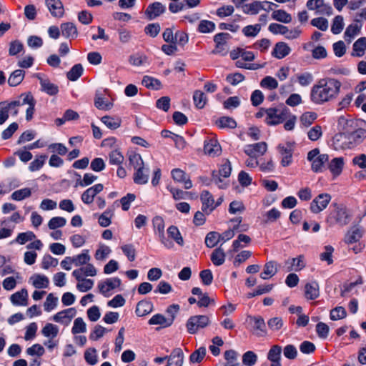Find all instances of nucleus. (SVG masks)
Masks as SVG:
<instances>
[{
	"mask_svg": "<svg viewBox=\"0 0 366 366\" xmlns=\"http://www.w3.org/2000/svg\"><path fill=\"white\" fill-rule=\"evenodd\" d=\"M90 259L91 257L88 249H84L81 254L72 257L73 264L76 267L87 264Z\"/></svg>",
	"mask_w": 366,
	"mask_h": 366,
	"instance_id": "49530a36",
	"label": "nucleus"
},
{
	"mask_svg": "<svg viewBox=\"0 0 366 366\" xmlns=\"http://www.w3.org/2000/svg\"><path fill=\"white\" fill-rule=\"evenodd\" d=\"M121 280L118 277L108 278L104 282L98 284L99 292L105 297L108 296V293L121 285Z\"/></svg>",
	"mask_w": 366,
	"mask_h": 366,
	"instance_id": "ddd939ff",
	"label": "nucleus"
},
{
	"mask_svg": "<svg viewBox=\"0 0 366 366\" xmlns=\"http://www.w3.org/2000/svg\"><path fill=\"white\" fill-rule=\"evenodd\" d=\"M31 194V189L29 188H23L14 192L11 194V199L15 201H21L27 197H29Z\"/></svg>",
	"mask_w": 366,
	"mask_h": 366,
	"instance_id": "e2e57ef3",
	"label": "nucleus"
},
{
	"mask_svg": "<svg viewBox=\"0 0 366 366\" xmlns=\"http://www.w3.org/2000/svg\"><path fill=\"white\" fill-rule=\"evenodd\" d=\"M165 10L166 7L162 3L154 2L147 6L145 14L149 20H152L160 16Z\"/></svg>",
	"mask_w": 366,
	"mask_h": 366,
	"instance_id": "5701e85b",
	"label": "nucleus"
},
{
	"mask_svg": "<svg viewBox=\"0 0 366 366\" xmlns=\"http://www.w3.org/2000/svg\"><path fill=\"white\" fill-rule=\"evenodd\" d=\"M344 19L343 17L340 15L336 16L332 21V24L331 26V31L334 34H338L342 32L344 28Z\"/></svg>",
	"mask_w": 366,
	"mask_h": 366,
	"instance_id": "4d7b16f0",
	"label": "nucleus"
},
{
	"mask_svg": "<svg viewBox=\"0 0 366 366\" xmlns=\"http://www.w3.org/2000/svg\"><path fill=\"white\" fill-rule=\"evenodd\" d=\"M35 239V234L31 231H27L26 232L19 233L17 235L15 242L20 244H24L26 242L29 241H33Z\"/></svg>",
	"mask_w": 366,
	"mask_h": 366,
	"instance_id": "680f3d73",
	"label": "nucleus"
},
{
	"mask_svg": "<svg viewBox=\"0 0 366 366\" xmlns=\"http://www.w3.org/2000/svg\"><path fill=\"white\" fill-rule=\"evenodd\" d=\"M361 27L362 24L359 22L349 25L345 32V39L350 41L352 39L360 34Z\"/></svg>",
	"mask_w": 366,
	"mask_h": 366,
	"instance_id": "79ce46f5",
	"label": "nucleus"
},
{
	"mask_svg": "<svg viewBox=\"0 0 366 366\" xmlns=\"http://www.w3.org/2000/svg\"><path fill=\"white\" fill-rule=\"evenodd\" d=\"M269 31L274 34H282L289 39H294L299 36L300 31L297 29L289 30V29L282 24L272 23L268 27Z\"/></svg>",
	"mask_w": 366,
	"mask_h": 366,
	"instance_id": "6e6552de",
	"label": "nucleus"
},
{
	"mask_svg": "<svg viewBox=\"0 0 366 366\" xmlns=\"http://www.w3.org/2000/svg\"><path fill=\"white\" fill-rule=\"evenodd\" d=\"M215 24L209 20H202L198 26V31L200 33L206 34L211 33L215 30Z\"/></svg>",
	"mask_w": 366,
	"mask_h": 366,
	"instance_id": "864d4df0",
	"label": "nucleus"
},
{
	"mask_svg": "<svg viewBox=\"0 0 366 366\" xmlns=\"http://www.w3.org/2000/svg\"><path fill=\"white\" fill-rule=\"evenodd\" d=\"M272 17L273 19L285 24L290 23L292 21L291 15L282 9L274 11L272 14Z\"/></svg>",
	"mask_w": 366,
	"mask_h": 366,
	"instance_id": "de8ad7c7",
	"label": "nucleus"
},
{
	"mask_svg": "<svg viewBox=\"0 0 366 366\" xmlns=\"http://www.w3.org/2000/svg\"><path fill=\"white\" fill-rule=\"evenodd\" d=\"M285 119V114L280 109H266L265 122L269 125H276L282 123Z\"/></svg>",
	"mask_w": 366,
	"mask_h": 366,
	"instance_id": "9d476101",
	"label": "nucleus"
},
{
	"mask_svg": "<svg viewBox=\"0 0 366 366\" xmlns=\"http://www.w3.org/2000/svg\"><path fill=\"white\" fill-rule=\"evenodd\" d=\"M295 149V142H286L280 144L277 149L280 155V164L282 167H288L292 162V154Z\"/></svg>",
	"mask_w": 366,
	"mask_h": 366,
	"instance_id": "423d86ee",
	"label": "nucleus"
},
{
	"mask_svg": "<svg viewBox=\"0 0 366 366\" xmlns=\"http://www.w3.org/2000/svg\"><path fill=\"white\" fill-rule=\"evenodd\" d=\"M340 122H344L346 124V129L352 147L361 144L366 139V129L359 127L358 121L346 120L344 118H340Z\"/></svg>",
	"mask_w": 366,
	"mask_h": 366,
	"instance_id": "f03ea898",
	"label": "nucleus"
},
{
	"mask_svg": "<svg viewBox=\"0 0 366 366\" xmlns=\"http://www.w3.org/2000/svg\"><path fill=\"white\" fill-rule=\"evenodd\" d=\"M328 169L334 177L339 176L343 169L345 164L343 157L333 158L330 162H328Z\"/></svg>",
	"mask_w": 366,
	"mask_h": 366,
	"instance_id": "c85d7f7f",
	"label": "nucleus"
},
{
	"mask_svg": "<svg viewBox=\"0 0 366 366\" xmlns=\"http://www.w3.org/2000/svg\"><path fill=\"white\" fill-rule=\"evenodd\" d=\"M305 296L307 299L315 300L319 296V285L316 282L306 284L305 287Z\"/></svg>",
	"mask_w": 366,
	"mask_h": 366,
	"instance_id": "58836bf2",
	"label": "nucleus"
},
{
	"mask_svg": "<svg viewBox=\"0 0 366 366\" xmlns=\"http://www.w3.org/2000/svg\"><path fill=\"white\" fill-rule=\"evenodd\" d=\"M101 121L110 129H117L122 124V119L117 117L104 116Z\"/></svg>",
	"mask_w": 366,
	"mask_h": 366,
	"instance_id": "a18cd8bd",
	"label": "nucleus"
},
{
	"mask_svg": "<svg viewBox=\"0 0 366 366\" xmlns=\"http://www.w3.org/2000/svg\"><path fill=\"white\" fill-rule=\"evenodd\" d=\"M150 325H160L162 327L170 326L173 323L172 319H167L162 314H156L153 315L148 322Z\"/></svg>",
	"mask_w": 366,
	"mask_h": 366,
	"instance_id": "f704fd0d",
	"label": "nucleus"
},
{
	"mask_svg": "<svg viewBox=\"0 0 366 366\" xmlns=\"http://www.w3.org/2000/svg\"><path fill=\"white\" fill-rule=\"evenodd\" d=\"M29 295L26 289L23 288L12 294L9 300L14 306L25 307L28 305Z\"/></svg>",
	"mask_w": 366,
	"mask_h": 366,
	"instance_id": "dca6fc26",
	"label": "nucleus"
},
{
	"mask_svg": "<svg viewBox=\"0 0 366 366\" xmlns=\"http://www.w3.org/2000/svg\"><path fill=\"white\" fill-rule=\"evenodd\" d=\"M232 171L231 164L229 160H226L224 163H223L218 172V174L216 172H212V181L218 185L219 188H224V187L219 183L222 182V180L219 176L223 177H229L230 176Z\"/></svg>",
	"mask_w": 366,
	"mask_h": 366,
	"instance_id": "4468645a",
	"label": "nucleus"
},
{
	"mask_svg": "<svg viewBox=\"0 0 366 366\" xmlns=\"http://www.w3.org/2000/svg\"><path fill=\"white\" fill-rule=\"evenodd\" d=\"M7 107L9 114L16 117L19 114V108L22 106V99L14 100L11 102L4 101Z\"/></svg>",
	"mask_w": 366,
	"mask_h": 366,
	"instance_id": "5fc2aeb1",
	"label": "nucleus"
},
{
	"mask_svg": "<svg viewBox=\"0 0 366 366\" xmlns=\"http://www.w3.org/2000/svg\"><path fill=\"white\" fill-rule=\"evenodd\" d=\"M142 84L152 89H159L161 87V82L159 80L149 76H144L142 79Z\"/></svg>",
	"mask_w": 366,
	"mask_h": 366,
	"instance_id": "3c124183",
	"label": "nucleus"
},
{
	"mask_svg": "<svg viewBox=\"0 0 366 366\" xmlns=\"http://www.w3.org/2000/svg\"><path fill=\"white\" fill-rule=\"evenodd\" d=\"M257 361V355L252 351H247L242 355V363L246 366H253Z\"/></svg>",
	"mask_w": 366,
	"mask_h": 366,
	"instance_id": "774afa93",
	"label": "nucleus"
},
{
	"mask_svg": "<svg viewBox=\"0 0 366 366\" xmlns=\"http://www.w3.org/2000/svg\"><path fill=\"white\" fill-rule=\"evenodd\" d=\"M226 254L224 249L219 247L211 254V261L215 266H220L224 263Z\"/></svg>",
	"mask_w": 366,
	"mask_h": 366,
	"instance_id": "e433bc0d",
	"label": "nucleus"
},
{
	"mask_svg": "<svg viewBox=\"0 0 366 366\" xmlns=\"http://www.w3.org/2000/svg\"><path fill=\"white\" fill-rule=\"evenodd\" d=\"M129 165L132 166L136 170L138 168L144 167V162L140 154L137 153H130L129 155Z\"/></svg>",
	"mask_w": 366,
	"mask_h": 366,
	"instance_id": "338daca9",
	"label": "nucleus"
},
{
	"mask_svg": "<svg viewBox=\"0 0 366 366\" xmlns=\"http://www.w3.org/2000/svg\"><path fill=\"white\" fill-rule=\"evenodd\" d=\"M220 241V234L217 232H210L205 237V244L209 248L215 247Z\"/></svg>",
	"mask_w": 366,
	"mask_h": 366,
	"instance_id": "8fccbe9b",
	"label": "nucleus"
},
{
	"mask_svg": "<svg viewBox=\"0 0 366 366\" xmlns=\"http://www.w3.org/2000/svg\"><path fill=\"white\" fill-rule=\"evenodd\" d=\"M36 77L39 80L41 91L49 95H55L58 93V86L51 83L49 79L41 76L40 74H36Z\"/></svg>",
	"mask_w": 366,
	"mask_h": 366,
	"instance_id": "393cba45",
	"label": "nucleus"
},
{
	"mask_svg": "<svg viewBox=\"0 0 366 366\" xmlns=\"http://www.w3.org/2000/svg\"><path fill=\"white\" fill-rule=\"evenodd\" d=\"M260 86L262 88L272 90L278 87V82L274 77L267 76L262 79L260 82Z\"/></svg>",
	"mask_w": 366,
	"mask_h": 366,
	"instance_id": "69168bd1",
	"label": "nucleus"
},
{
	"mask_svg": "<svg viewBox=\"0 0 366 366\" xmlns=\"http://www.w3.org/2000/svg\"><path fill=\"white\" fill-rule=\"evenodd\" d=\"M267 4L271 5H274V4L268 1H255L250 4H246L242 6V11L244 14H250V15H256L261 10H266L264 7V4Z\"/></svg>",
	"mask_w": 366,
	"mask_h": 366,
	"instance_id": "a211bd4d",
	"label": "nucleus"
},
{
	"mask_svg": "<svg viewBox=\"0 0 366 366\" xmlns=\"http://www.w3.org/2000/svg\"><path fill=\"white\" fill-rule=\"evenodd\" d=\"M60 28L62 35L67 39H75L78 36L77 29L71 22L63 23Z\"/></svg>",
	"mask_w": 366,
	"mask_h": 366,
	"instance_id": "2f4dec72",
	"label": "nucleus"
},
{
	"mask_svg": "<svg viewBox=\"0 0 366 366\" xmlns=\"http://www.w3.org/2000/svg\"><path fill=\"white\" fill-rule=\"evenodd\" d=\"M282 352V347L278 345H274L269 349L267 358L270 361V366H282L281 354Z\"/></svg>",
	"mask_w": 366,
	"mask_h": 366,
	"instance_id": "412c9836",
	"label": "nucleus"
},
{
	"mask_svg": "<svg viewBox=\"0 0 366 366\" xmlns=\"http://www.w3.org/2000/svg\"><path fill=\"white\" fill-rule=\"evenodd\" d=\"M76 315V309L71 307L57 312L53 316L52 320L58 323L68 325Z\"/></svg>",
	"mask_w": 366,
	"mask_h": 366,
	"instance_id": "f8f14e48",
	"label": "nucleus"
},
{
	"mask_svg": "<svg viewBox=\"0 0 366 366\" xmlns=\"http://www.w3.org/2000/svg\"><path fill=\"white\" fill-rule=\"evenodd\" d=\"M19 98L22 99V106L28 104L26 111V119L27 121L31 120L35 111L36 100L30 92L21 94Z\"/></svg>",
	"mask_w": 366,
	"mask_h": 366,
	"instance_id": "2eb2a0df",
	"label": "nucleus"
},
{
	"mask_svg": "<svg viewBox=\"0 0 366 366\" xmlns=\"http://www.w3.org/2000/svg\"><path fill=\"white\" fill-rule=\"evenodd\" d=\"M83 66L81 64H75L67 72L66 77L70 81H76L83 74Z\"/></svg>",
	"mask_w": 366,
	"mask_h": 366,
	"instance_id": "09e8293b",
	"label": "nucleus"
},
{
	"mask_svg": "<svg viewBox=\"0 0 366 366\" xmlns=\"http://www.w3.org/2000/svg\"><path fill=\"white\" fill-rule=\"evenodd\" d=\"M114 216V209L109 207L102 214L98 215V223L102 227H107L112 223V218Z\"/></svg>",
	"mask_w": 366,
	"mask_h": 366,
	"instance_id": "c9c22d12",
	"label": "nucleus"
},
{
	"mask_svg": "<svg viewBox=\"0 0 366 366\" xmlns=\"http://www.w3.org/2000/svg\"><path fill=\"white\" fill-rule=\"evenodd\" d=\"M169 237L172 238L179 245H184V239L178 229L175 226H170L167 229Z\"/></svg>",
	"mask_w": 366,
	"mask_h": 366,
	"instance_id": "6e6d98bb",
	"label": "nucleus"
},
{
	"mask_svg": "<svg viewBox=\"0 0 366 366\" xmlns=\"http://www.w3.org/2000/svg\"><path fill=\"white\" fill-rule=\"evenodd\" d=\"M211 321L207 315H194L190 317L187 323L186 328L189 334H196L199 330L207 327Z\"/></svg>",
	"mask_w": 366,
	"mask_h": 366,
	"instance_id": "39448f33",
	"label": "nucleus"
},
{
	"mask_svg": "<svg viewBox=\"0 0 366 366\" xmlns=\"http://www.w3.org/2000/svg\"><path fill=\"white\" fill-rule=\"evenodd\" d=\"M25 72L21 69L14 71L8 79V84L10 86H16L21 83L24 78Z\"/></svg>",
	"mask_w": 366,
	"mask_h": 366,
	"instance_id": "4c0bfd02",
	"label": "nucleus"
},
{
	"mask_svg": "<svg viewBox=\"0 0 366 366\" xmlns=\"http://www.w3.org/2000/svg\"><path fill=\"white\" fill-rule=\"evenodd\" d=\"M332 142L336 149H345L352 148L346 128L345 132L337 133L334 136Z\"/></svg>",
	"mask_w": 366,
	"mask_h": 366,
	"instance_id": "aec40b11",
	"label": "nucleus"
},
{
	"mask_svg": "<svg viewBox=\"0 0 366 366\" xmlns=\"http://www.w3.org/2000/svg\"><path fill=\"white\" fill-rule=\"evenodd\" d=\"M291 51L290 46L285 42H278L275 44L272 55L278 59H282Z\"/></svg>",
	"mask_w": 366,
	"mask_h": 366,
	"instance_id": "7c9ffc66",
	"label": "nucleus"
},
{
	"mask_svg": "<svg viewBox=\"0 0 366 366\" xmlns=\"http://www.w3.org/2000/svg\"><path fill=\"white\" fill-rule=\"evenodd\" d=\"M307 159L311 162V169L315 173L323 172L326 164L329 162V155L321 154L318 148L313 149L307 153Z\"/></svg>",
	"mask_w": 366,
	"mask_h": 366,
	"instance_id": "20e7f679",
	"label": "nucleus"
},
{
	"mask_svg": "<svg viewBox=\"0 0 366 366\" xmlns=\"http://www.w3.org/2000/svg\"><path fill=\"white\" fill-rule=\"evenodd\" d=\"M193 100L196 107L202 109L207 102V98L204 92L197 90L194 92Z\"/></svg>",
	"mask_w": 366,
	"mask_h": 366,
	"instance_id": "13d9d810",
	"label": "nucleus"
},
{
	"mask_svg": "<svg viewBox=\"0 0 366 366\" xmlns=\"http://www.w3.org/2000/svg\"><path fill=\"white\" fill-rule=\"evenodd\" d=\"M184 354L181 348H175L168 357L167 366H182Z\"/></svg>",
	"mask_w": 366,
	"mask_h": 366,
	"instance_id": "cd10ccee",
	"label": "nucleus"
},
{
	"mask_svg": "<svg viewBox=\"0 0 366 366\" xmlns=\"http://www.w3.org/2000/svg\"><path fill=\"white\" fill-rule=\"evenodd\" d=\"M261 30V25L259 24H256L254 25H249L244 26L242 29V33L245 36L247 37H254L256 36Z\"/></svg>",
	"mask_w": 366,
	"mask_h": 366,
	"instance_id": "0e129e2a",
	"label": "nucleus"
},
{
	"mask_svg": "<svg viewBox=\"0 0 366 366\" xmlns=\"http://www.w3.org/2000/svg\"><path fill=\"white\" fill-rule=\"evenodd\" d=\"M341 86L342 83L337 79H320L311 88L310 100L318 105L332 102L340 94Z\"/></svg>",
	"mask_w": 366,
	"mask_h": 366,
	"instance_id": "f257e3e1",
	"label": "nucleus"
},
{
	"mask_svg": "<svg viewBox=\"0 0 366 366\" xmlns=\"http://www.w3.org/2000/svg\"><path fill=\"white\" fill-rule=\"evenodd\" d=\"M200 198L202 203V209L204 212L209 213L216 208L215 201L208 191H202Z\"/></svg>",
	"mask_w": 366,
	"mask_h": 366,
	"instance_id": "b1692460",
	"label": "nucleus"
},
{
	"mask_svg": "<svg viewBox=\"0 0 366 366\" xmlns=\"http://www.w3.org/2000/svg\"><path fill=\"white\" fill-rule=\"evenodd\" d=\"M29 282L36 289L47 288L49 285V278L44 274H40L31 275Z\"/></svg>",
	"mask_w": 366,
	"mask_h": 366,
	"instance_id": "c756f323",
	"label": "nucleus"
},
{
	"mask_svg": "<svg viewBox=\"0 0 366 366\" xmlns=\"http://www.w3.org/2000/svg\"><path fill=\"white\" fill-rule=\"evenodd\" d=\"M152 310L153 305L151 302L142 300L137 303L135 312L137 316L143 317L152 312Z\"/></svg>",
	"mask_w": 366,
	"mask_h": 366,
	"instance_id": "473e14b6",
	"label": "nucleus"
},
{
	"mask_svg": "<svg viewBox=\"0 0 366 366\" xmlns=\"http://www.w3.org/2000/svg\"><path fill=\"white\" fill-rule=\"evenodd\" d=\"M104 189L102 184H97L83 192L81 199L86 204H90L93 202L94 199L97 194L101 192Z\"/></svg>",
	"mask_w": 366,
	"mask_h": 366,
	"instance_id": "f3484780",
	"label": "nucleus"
},
{
	"mask_svg": "<svg viewBox=\"0 0 366 366\" xmlns=\"http://www.w3.org/2000/svg\"><path fill=\"white\" fill-rule=\"evenodd\" d=\"M112 252L109 247L105 244H100L97 249L94 257L97 260L105 259Z\"/></svg>",
	"mask_w": 366,
	"mask_h": 366,
	"instance_id": "bf43d9fd",
	"label": "nucleus"
},
{
	"mask_svg": "<svg viewBox=\"0 0 366 366\" xmlns=\"http://www.w3.org/2000/svg\"><path fill=\"white\" fill-rule=\"evenodd\" d=\"M217 126L220 129H234L237 127L236 121L230 117H222L216 121Z\"/></svg>",
	"mask_w": 366,
	"mask_h": 366,
	"instance_id": "c03bdc74",
	"label": "nucleus"
},
{
	"mask_svg": "<svg viewBox=\"0 0 366 366\" xmlns=\"http://www.w3.org/2000/svg\"><path fill=\"white\" fill-rule=\"evenodd\" d=\"M97 272L94 266L88 262L84 267L74 269L72 272V275L76 280L81 281L84 276L94 277L97 274Z\"/></svg>",
	"mask_w": 366,
	"mask_h": 366,
	"instance_id": "4be33fe9",
	"label": "nucleus"
},
{
	"mask_svg": "<svg viewBox=\"0 0 366 366\" xmlns=\"http://www.w3.org/2000/svg\"><path fill=\"white\" fill-rule=\"evenodd\" d=\"M66 224V219L62 217H52L48 222V227L51 230L63 227Z\"/></svg>",
	"mask_w": 366,
	"mask_h": 366,
	"instance_id": "052dcab7",
	"label": "nucleus"
},
{
	"mask_svg": "<svg viewBox=\"0 0 366 366\" xmlns=\"http://www.w3.org/2000/svg\"><path fill=\"white\" fill-rule=\"evenodd\" d=\"M330 194L322 193L317 196L310 203V209L314 214H318L323 211L331 200Z\"/></svg>",
	"mask_w": 366,
	"mask_h": 366,
	"instance_id": "0eeeda50",
	"label": "nucleus"
},
{
	"mask_svg": "<svg viewBox=\"0 0 366 366\" xmlns=\"http://www.w3.org/2000/svg\"><path fill=\"white\" fill-rule=\"evenodd\" d=\"M171 175L174 181L182 183L184 189H189L192 187V182L189 177L183 170L174 169L171 172Z\"/></svg>",
	"mask_w": 366,
	"mask_h": 366,
	"instance_id": "6ab92c4d",
	"label": "nucleus"
},
{
	"mask_svg": "<svg viewBox=\"0 0 366 366\" xmlns=\"http://www.w3.org/2000/svg\"><path fill=\"white\" fill-rule=\"evenodd\" d=\"M277 272V264L274 261H269L264 266V270L260 274V277L267 280L273 277Z\"/></svg>",
	"mask_w": 366,
	"mask_h": 366,
	"instance_id": "72a5a7b5",
	"label": "nucleus"
},
{
	"mask_svg": "<svg viewBox=\"0 0 366 366\" xmlns=\"http://www.w3.org/2000/svg\"><path fill=\"white\" fill-rule=\"evenodd\" d=\"M46 5L51 14L60 18L64 15V6L60 0H45Z\"/></svg>",
	"mask_w": 366,
	"mask_h": 366,
	"instance_id": "bb28decb",
	"label": "nucleus"
},
{
	"mask_svg": "<svg viewBox=\"0 0 366 366\" xmlns=\"http://www.w3.org/2000/svg\"><path fill=\"white\" fill-rule=\"evenodd\" d=\"M58 332H59L58 327L51 323L46 324L41 330L42 335L46 337L54 338L57 336Z\"/></svg>",
	"mask_w": 366,
	"mask_h": 366,
	"instance_id": "603ef678",
	"label": "nucleus"
},
{
	"mask_svg": "<svg viewBox=\"0 0 366 366\" xmlns=\"http://www.w3.org/2000/svg\"><path fill=\"white\" fill-rule=\"evenodd\" d=\"M332 207V209L326 218V222L329 226L332 227L335 224H338L343 227L347 225L350 221V215L346 207L338 204H333Z\"/></svg>",
	"mask_w": 366,
	"mask_h": 366,
	"instance_id": "7ed1b4c3",
	"label": "nucleus"
},
{
	"mask_svg": "<svg viewBox=\"0 0 366 366\" xmlns=\"http://www.w3.org/2000/svg\"><path fill=\"white\" fill-rule=\"evenodd\" d=\"M267 150V144L264 142L247 144L244 148V153L248 157H259L263 156Z\"/></svg>",
	"mask_w": 366,
	"mask_h": 366,
	"instance_id": "1a4fd4ad",
	"label": "nucleus"
},
{
	"mask_svg": "<svg viewBox=\"0 0 366 366\" xmlns=\"http://www.w3.org/2000/svg\"><path fill=\"white\" fill-rule=\"evenodd\" d=\"M249 322L254 335L258 337H263L267 335L266 325L262 317H249Z\"/></svg>",
	"mask_w": 366,
	"mask_h": 366,
	"instance_id": "9b49d317",
	"label": "nucleus"
},
{
	"mask_svg": "<svg viewBox=\"0 0 366 366\" xmlns=\"http://www.w3.org/2000/svg\"><path fill=\"white\" fill-rule=\"evenodd\" d=\"M149 179L148 169L144 167L138 168L134 174V182L138 184H144Z\"/></svg>",
	"mask_w": 366,
	"mask_h": 366,
	"instance_id": "a19ab883",
	"label": "nucleus"
},
{
	"mask_svg": "<svg viewBox=\"0 0 366 366\" xmlns=\"http://www.w3.org/2000/svg\"><path fill=\"white\" fill-rule=\"evenodd\" d=\"M366 49V37L358 39L353 44L352 56H362Z\"/></svg>",
	"mask_w": 366,
	"mask_h": 366,
	"instance_id": "37998d69",
	"label": "nucleus"
},
{
	"mask_svg": "<svg viewBox=\"0 0 366 366\" xmlns=\"http://www.w3.org/2000/svg\"><path fill=\"white\" fill-rule=\"evenodd\" d=\"M204 151L206 154L214 157L221 154L222 149L217 140L210 139L204 142Z\"/></svg>",
	"mask_w": 366,
	"mask_h": 366,
	"instance_id": "a878e982",
	"label": "nucleus"
},
{
	"mask_svg": "<svg viewBox=\"0 0 366 366\" xmlns=\"http://www.w3.org/2000/svg\"><path fill=\"white\" fill-rule=\"evenodd\" d=\"M362 229L357 227H353L348 231L345 237V242L347 244H352L360 240L362 237Z\"/></svg>",
	"mask_w": 366,
	"mask_h": 366,
	"instance_id": "ea45409f",
	"label": "nucleus"
}]
</instances>
